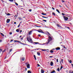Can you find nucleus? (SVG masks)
<instances>
[{"label": "nucleus", "mask_w": 73, "mask_h": 73, "mask_svg": "<svg viewBox=\"0 0 73 73\" xmlns=\"http://www.w3.org/2000/svg\"><path fill=\"white\" fill-rule=\"evenodd\" d=\"M48 42H46V44H49V42H50L52 40V37L50 36H48Z\"/></svg>", "instance_id": "obj_1"}, {"label": "nucleus", "mask_w": 73, "mask_h": 73, "mask_svg": "<svg viewBox=\"0 0 73 73\" xmlns=\"http://www.w3.org/2000/svg\"><path fill=\"white\" fill-rule=\"evenodd\" d=\"M14 42H19L21 44H22V45H24V44L23 43H21L20 41L17 40H14Z\"/></svg>", "instance_id": "obj_2"}, {"label": "nucleus", "mask_w": 73, "mask_h": 73, "mask_svg": "<svg viewBox=\"0 0 73 73\" xmlns=\"http://www.w3.org/2000/svg\"><path fill=\"white\" fill-rule=\"evenodd\" d=\"M37 31L38 32H39V33H42L45 34V33L43 32V31H42V30L41 29L38 30Z\"/></svg>", "instance_id": "obj_3"}, {"label": "nucleus", "mask_w": 73, "mask_h": 73, "mask_svg": "<svg viewBox=\"0 0 73 73\" xmlns=\"http://www.w3.org/2000/svg\"><path fill=\"white\" fill-rule=\"evenodd\" d=\"M64 18L65 21H67V20H68V17H66L64 16Z\"/></svg>", "instance_id": "obj_4"}, {"label": "nucleus", "mask_w": 73, "mask_h": 73, "mask_svg": "<svg viewBox=\"0 0 73 73\" xmlns=\"http://www.w3.org/2000/svg\"><path fill=\"white\" fill-rule=\"evenodd\" d=\"M9 21H10V19H7V23H9Z\"/></svg>", "instance_id": "obj_5"}, {"label": "nucleus", "mask_w": 73, "mask_h": 73, "mask_svg": "<svg viewBox=\"0 0 73 73\" xmlns=\"http://www.w3.org/2000/svg\"><path fill=\"white\" fill-rule=\"evenodd\" d=\"M55 49L57 50H60V48L59 47H57L55 48Z\"/></svg>", "instance_id": "obj_6"}, {"label": "nucleus", "mask_w": 73, "mask_h": 73, "mask_svg": "<svg viewBox=\"0 0 73 73\" xmlns=\"http://www.w3.org/2000/svg\"><path fill=\"white\" fill-rule=\"evenodd\" d=\"M27 68H30V64H28L27 65Z\"/></svg>", "instance_id": "obj_7"}, {"label": "nucleus", "mask_w": 73, "mask_h": 73, "mask_svg": "<svg viewBox=\"0 0 73 73\" xmlns=\"http://www.w3.org/2000/svg\"><path fill=\"white\" fill-rule=\"evenodd\" d=\"M57 26L58 27V28H62V27H61V26L60 25L58 24H57Z\"/></svg>", "instance_id": "obj_8"}, {"label": "nucleus", "mask_w": 73, "mask_h": 73, "mask_svg": "<svg viewBox=\"0 0 73 73\" xmlns=\"http://www.w3.org/2000/svg\"><path fill=\"white\" fill-rule=\"evenodd\" d=\"M41 73H44V70L41 69Z\"/></svg>", "instance_id": "obj_9"}, {"label": "nucleus", "mask_w": 73, "mask_h": 73, "mask_svg": "<svg viewBox=\"0 0 73 73\" xmlns=\"http://www.w3.org/2000/svg\"><path fill=\"white\" fill-rule=\"evenodd\" d=\"M31 38H30L28 37H27V41L29 42V40H31Z\"/></svg>", "instance_id": "obj_10"}, {"label": "nucleus", "mask_w": 73, "mask_h": 73, "mask_svg": "<svg viewBox=\"0 0 73 73\" xmlns=\"http://www.w3.org/2000/svg\"><path fill=\"white\" fill-rule=\"evenodd\" d=\"M51 66H53V63L52 62H51L50 63Z\"/></svg>", "instance_id": "obj_11"}, {"label": "nucleus", "mask_w": 73, "mask_h": 73, "mask_svg": "<svg viewBox=\"0 0 73 73\" xmlns=\"http://www.w3.org/2000/svg\"><path fill=\"white\" fill-rule=\"evenodd\" d=\"M37 54L38 56H40V52H37Z\"/></svg>", "instance_id": "obj_12"}, {"label": "nucleus", "mask_w": 73, "mask_h": 73, "mask_svg": "<svg viewBox=\"0 0 73 73\" xmlns=\"http://www.w3.org/2000/svg\"><path fill=\"white\" fill-rule=\"evenodd\" d=\"M16 31L17 32H20V30H19V29H18L16 30Z\"/></svg>", "instance_id": "obj_13"}, {"label": "nucleus", "mask_w": 73, "mask_h": 73, "mask_svg": "<svg viewBox=\"0 0 73 73\" xmlns=\"http://www.w3.org/2000/svg\"><path fill=\"white\" fill-rule=\"evenodd\" d=\"M32 32V31H30L29 32V35H31Z\"/></svg>", "instance_id": "obj_14"}, {"label": "nucleus", "mask_w": 73, "mask_h": 73, "mask_svg": "<svg viewBox=\"0 0 73 73\" xmlns=\"http://www.w3.org/2000/svg\"><path fill=\"white\" fill-rule=\"evenodd\" d=\"M56 11L57 12H58L59 13H60V11H59L58 10V9H57L56 10Z\"/></svg>", "instance_id": "obj_15"}, {"label": "nucleus", "mask_w": 73, "mask_h": 73, "mask_svg": "<svg viewBox=\"0 0 73 73\" xmlns=\"http://www.w3.org/2000/svg\"><path fill=\"white\" fill-rule=\"evenodd\" d=\"M42 17L43 18H46V19H48V17H44V16H42Z\"/></svg>", "instance_id": "obj_16"}, {"label": "nucleus", "mask_w": 73, "mask_h": 73, "mask_svg": "<svg viewBox=\"0 0 73 73\" xmlns=\"http://www.w3.org/2000/svg\"><path fill=\"white\" fill-rule=\"evenodd\" d=\"M55 72V70H53L51 72V73H54Z\"/></svg>", "instance_id": "obj_17"}, {"label": "nucleus", "mask_w": 73, "mask_h": 73, "mask_svg": "<svg viewBox=\"0 0 73 73\" xmlns=\"http://www.w3.org/2000/svg\"><path fill=\"white\" fill-rule=\"evenodd\" d=\"M22 61H24V60H25V58H22Z\"/></svg>", "instance_id": "obj_18"}, {"label": "nucleus", "mask_w": 73, "mask_h": 73, "mask_svg": "<svg viewBox=\"0 0 73 73\" xmlns=\"http://www.w3.org/2000/svg\"><path fill=\"white\" fill-rule=\"evenodd\" d=\"M42 15H46V14H44L43 13H41Z\"/></svg>", "instance_id": "obj_19"}, {"label": "nucleus", "mask_w": 73, "mask_h": 73, "mask_svg": "<svg viewBox=\"0 0 73 73\" xmlns=\"http://www.w3.org/2000/svg\"><path fill=\"white\" fill-rule=\"evenodd\" d=\"M57 71H58L59 72H60V68H58L57 69Z\"/></svg>", "instance_id": "obj_20"}, {"label": "nucleus", "mask_w": 73, "mask_h": 73, "mask_svg": "<svg viewBox=\"0 0 73 73\" xmlns=\"http://www.w3.org/2000/svg\"><path fill=\"white\" fill-rule=\"evenodd\" d=\"M52 15H54V16H56V15H55V13H54V12H52Z\"/></svg>", "instance_id": "obj_21"}, {"label": "nucleus", "mask_w": 73, "mask_h": 73, "mask_svg": "<svg viewBox=\"0 0 73 73\" xmlns=\"http://www.w3.org/2000/svg\"><path fill=\"white\" fill-rule=\"evenodd\" d=\"M27 72L28 73H32V72H31V71L29 70Z\"/></svg>", "instance_id": "obj_22"}, {"label": "nucleus", "mask_w": 73, "mask_h": 73, "mask_svg": "<svg viewBox=\"0 0 73 73\" xmlns=\"http://www.w3.org/2000/svg\"><path fill=\"white\" fill-rule=\"evenodd\" d=\"M0 33L1 34V35H2V36H3V37L4 36V35L3 34V33Z\"/></svg>", "instance_id": "obj_23"}, {"label": "nucleus", "mask_w": 73, "mask_h": 73, "mask_svg": "<svg viewBox=\"0 0 73 73\" xmlns=\"http://www.w3.org/2000/svg\"><path fill=\"white\" fill-rule=\"evenodd\" d=\"M3 51V50L2 49L0 48V53H1V52Z\"/></svg>", "instance_id": "obj_24"}, {"label": "nucleus", "mask_w": 73, "mask_h": 73, "mask_svg": "<svg viewBox=\"0 0 73 73\" xmlns=\"http://www.w3.org/2000/svg\"><path fill=\"white\" fill-rule=\"evenodd\" d=\"M34 57L35 59V60H36V56L35 55H34Z\"/></svg>", "instance_id": "obj_25"}, {"label": "nucleus", "mask_w": 73, "mask_h": 73, "mask_svg": "<svg viewBox=\"0 0 73 73\" xmlns=\"http://www.w3.org/2000/svg\"><path fill=\"white\" fill-rule=\"evenodd\" d=\"M12 49H11L10 50V51H9V52L10 53V52H12Z\"/></svg>", "instance_id": "obj_26"}, {"label": "nucleus", "mask_w": 73, "mask_h": 73, "mask_svg": "<svg viewBox=\"0 0 73 73\" xmlns=\"http://www.w3.org/2000/svg\"><path fill=\"white\" fill-rule=\"evenodd\" d=\"M46 33H48V35H49L50 36H51V35L50 34V33H49V32H46Z\"/></svg>", "instance_id": "obj_27"}, {"label": "nucleus", "mask_w": 73, "mask_h": 73, "mask_svg": "<svg viewBox=\"0 0 73 73\" xmlns=\"http://www.w3.org/2000/svg\"><path fill=\"white\" fill-rule=\"evenodd\" d=\"M50 52L51 53H53V50H51L50 51Z\"/></svg>", "instance_id": "obj_28"}, {"label": "nucleus", "mask_w": 73, "mask_h": 73, "mask_svg": "<svg viewBox=\"0 0 73 73\" xmlns=\"http://www.w3.org/2000/svg\"><path fill=\"white\" fill-rule=\"evenodd\" d=\"M15 5H16L17 6L19 5V4H18V3H17L16 2H15Z\"/></svg>", "instance_id": "obj_29"}, {"label": "nucleus", "mask_w": 73, "mask_h": 73, "mask_svg": "<svg viewBox=\"0 0 73 73\" xmlns=\"http://www.w3.org/2000/svg\"><path fill=\"white\" fill-rule=\"evenodd\" d=\"M65 0H62V3H64V2H65Z\"/></svg>", "instance_id": "obj_30"}, {"label": "nucleus", "mask_w": 73, "mask_h": 73, "mask_svg": "<svg viewBox=\"0 0 73 73\" xmlns=\"http://www.w3.org/2000/svg\"><path fill=\"white\" fill-rule=\"evenodd\" d=\"M34 43H35V44H39V43L38 42H34Z\"/></svg>", "instance_id": "obj_31"}, {"label": "nucleus", "mask_w": 73, "mask_h": 73, "mask_svg": "<svg viewBox=\"0 0 73 73\" xmlns=\"http://www.w3.org/2000/svg\"><path fill=\"white\" fill-rule=\"evenodd\" d=\"M9 1H11V2H13V0H9Z\"/></svg>", "instance_id": "obj_32"}, {"label": "nucleus", "mask_w": 73, "mask_h": 73, "mask_svg": "<svg viewBox=\"0 0 73 73\" xmlns=\"http://www.w3.org/2000/svg\"><path fill=\"white\" fill-rule=\"evenodd\" d=\"M9 15H11V14L8 13L7 14V16H9Z\"/></svg>", "instance_id": "obj_33"}, {"label": "nucleus", "mask_w": 73, "mask_h": 73, "mask_svg": "<svg viewBox=\"0 0 73 73\" xmlns=\"http://www.w3.org/2000/svg\"><path fill=\"white\" fill-rule=\"evenodd\" d=\"M66 28L68 29H69V30H70V28L69 27H66Z\"/></svg>", "instance_id": "obj_34"}, {"label": "nucleus", "mask_w": 73, "mask_h": 73, "mask_svg": "<svg viewBox=\"0 0 73 73\" xmlns=\"http://www.w3.org/2000/svg\"><path fill=\"white\" fill-rule=\"evenodd\" d=\"M35 27H41L40 26H38L37 25H35Z\"/></svg>", "instance_id": "obj_35"}, {"label": "nucleus", "mask_w": 73, "mask_h": 73, "mask_svg": "<svg viewBox=\"0 0 73 73\" xmlns=\"http://www.w3.org/2000/svg\"><path fill=\"white\" fill-rule=\"evenodd\" d=\"M41 50H42V51H45V50H46V49H41Z\"/></svg>", "instance_id": "obj_36"}, {"label": "nucleus", "mask_w": 73, "mask_h": 73, "mask_svg": "<svg viewBox=\"0 0 73 73\" xmlns=\"http://www.w3.org/2000/svg\"><path fill=\"white\" fill-rule=\"evenodd\" d=\"M69 62H70V63H72V61L71 60H70L69 61Z\"/></svg>", "instance_id": "obj_37"}, {"label": "nucleus", "mask_w": 73, "mask_h": 73, "mask_svg": "<svg viewBox=\"0 0 73 73\" xmlns=\"http://www.w3.org/2000/svg\"><path fill=\"white\" fill-rule=\"evenodd\" d=\"M30 40V41H31V42H33V41H32V39L31 38Z\"/></svg>", "instance_id": "obj_38"}, {"label": "nucleus", "mask_w": 73, "mask_h": 73, "mask_svg": "<svg viewBox=\"0 0 73 73\" xmlns=\"http://www.w3.org/2000/svg\"><path fill=\"white\" fill-rule=\"evenodd\" d=\"M61 61L62 63H63V59H62L61 60Z\"/></svg>", "instance_id": "obj_39"}, {"label": "nucleus", "mask_w": 73, "mask_h": 73, "mask_svg": "<svg viewBox=\"0 0 73 73\" xmlns=\"http://www.w3.org/2000/svg\"><path fill=\"white\" fill-rule=\"evenodd\" d=\"M42 20V21H45V22H46L47 21L46 20Z\"/></svg>", "instance_id": "obj_40"}, {"label": "nucleus", "mask_w": 73, "mask_h": 73, "mask_svg": "<svg viewBox=\"0 0 73 73\" xmlns=\"http://www.w3.org/2000/svg\"><path fill=\"white\" fill-rule=\"evenodd\" d=\"M57 62H58V59H56Z\"/></svg>", "instance_id": "obj_41"}, {"label": "nucleus", "mask_w": 73, "mask_h": 73, "mask_svg": "<svg viewBox=\"0 0 73 73\" xmlns=\"http://www.w3.org/2000/svg\"><path fill=\"white\" fill-rule=\"evenodd\" d=\"M29 12H31V11H32V9H29Z\"/></svg>", "instance_id": "obj_42"}, {"label": "nucleus", "mask_w": 73, "mask_h": 73, "mask_svg": "<svg viewBox=\"0 0 73 73\" xmlns=\"http://www.w3.org/2000/svg\"><path fill=\"white\" fill-rule=\"evenodd\" d=\"M20 24L18 26V28H19L20 27Z\"/></svg>", "instance_id": "obj_43"}, {"label": "nucleus", "mask_w": 73, "mask_h": 73, "mask_svg": "<svg viewBox=\"0 0 73 73\" xmlns=\"http://www.w3.org/2000/svg\"><path fill=\"white\" fill-rule=\"evenodd\" d=\"M62 66H61V67H60V70H61V69H62Z\"/></svg>", "instance_id": "obj_44"}, {"label": "nucleus", "mask_w": 73, "mask_h": 73, "mask_svg": "<svg viewBox=\"0 0 73 73\" xmlns=\"http://www.w3.org/2000/svg\"><path fill=\"white\" fill-rule=\"evenodd\" d=\"M49 57L50 58H52L53 57V56H50Z\"/></svg>", "instance_id": "obj_45"}, {"label": "nucleus", "mask_w": 73, "mask_h": 73, "mask_svg": "<svg viewBox=\"0 0 73 73\" xmlns=\"http://www.w3.org/2000/svg\"><path fill=\"white\" fill-rule=\"evenodd\" d=\"M9 33L10 35H12V32H10Z\"/></svg>", "instance_id": "obj_46"}, {"label": "nucleus", "mask_w": 73, "mask_h": 73, "mask_svg": "<svg viewBox=\"0 0 73 73\" xmlns=\"http://www.w3.org/2000/svg\"><path fill=\"white\" fill-rule=\"evenodd\" d=\"M38 66V67L39 66H40V65H39L38 64H37Z\"/></svg>", "instance_id": "obj_47"}, {"label": "nucleus", "mask_w": 73, "mask_h": 73, "mask_svg": "<svg viewBox=\"0 0 73 73\" xmlns=\"http://www.w3.org/2000/svg\"><path fill=\"white\" fill-rule=\"evenodd\" d=\"M62 15H65V14L64 13H62Z\"/></svg>", "instance_id": "obj_48"}, {"label": "nucleus", "mask_w": 73, "mask_h": 73, "mask_svg": "<svg viewBox=\"0 0 73 73\" xmlns=\"http://www.w3.org/2000/svg\"><path fill=\"white\" fill-rule=\"evenodd\" d=\"M28 64V62H27L26 63V65H27Z\"/></svg>", "instance_id": "obj_49"}, {"label": "nucleus", "mask_w": 73, "mask_h": 73, "mask_svg": "<svg viewBox=\"0 0 73 73\" xmlns=\"http://www.w3.org/2000/svg\"><path fill=\"white\" fill-rule=\"evenodd\" d=\"M52 8L53 10H54V8H53V7H52Z\"/></svg>", "instance_id": "obj_50"}, {"label": "nucleus", "mask_w": 73, "mask_h": 73, "mask_svg": "<svg viewBox=\"0 0 73 73\" xmlns=\"http://www.w3.org/2000/svg\"><path fill=\"white\" fill-rule=\"evenodd\" d=\"M14 24L15 25L16 24V22H14Z\"/></svg>", "instance_id": "obj_51"}, {"label": "nucleus", "mask_w": 73, "mask_h": 73, "mask_svg": "<svg viewBox=\"0 0 73 73\" xmlns=\"http://www.w3.org/2000/svg\"><path fill=\"white\" fill-rule=\"evenodd\" d=\"M63 47H64V49H66V47H65L64 46H63Z\"/></svg>", "instance_id": "obj_52"}, {"label": "nucleus", "mask_w": 73, "mask_h": 73, "mask_svg": "<svg viewBox=\"0 0 73 73\" xmlns=\"http://www.w3.org/2000/svg\"><path fill=\"white\" fill-rule=\"evenodd\" d=\"M2 42V40H0V42Z\"/></svg>", "instance_id": "obj_53"}, {"label": "nucleus", "mask_w": 73, "mask_h": 73, "mask_svg": "<svg viewBox=\"0 0 73 73\" xmlns=\"http://www.w3.org/2000/svg\"><path fill=\"white\" fill-rule=\"evenodd\" d=\"M38 36H39V37H40V36H41V35H38Z\"/></svg>", "instance_id": "obj_54"}, {"label": "nucleus", "mask_w": 73, "mask_h": 73, "mask_svg": "<svg viewBox=\"0 0 73 73\" xmlns=\"http://www.w3.org/2000/svg\"><path fill=\"white\" fill-rule=\"evenodd\" d=\"M47 50H48L47 51V52H49V50L48 49H47Z\"/></svg>", "instance_id": "obj_55"}, {"label": "nucleus", "mask_w": 73, "mask_h": 73, "mask_svg": "<svg viewBox=\"0 0 73 73\" xmlns=\"http://www.w3.org/2000/svg\"><path fill=\"white\" fill-rule=\"evenodd\" d=\"M69 24H70V25H72V23H69Z\"/></svg>", "instance_id": "obj_56"}, {"label": "nucleus", "mask_w": 73, "mask_h": 73, "mask_svg": "<svg viewBox=\"0 0 73 73\" xmlns=\"http://www.w3.org/2000/svg\"><path fill=\"white\" fill-rule=\"evenodd\" d=\"M69 73H72V72H71V71L69 72Z\"/></svg>", "instance_id": "obj_57"}, {"label": "nucleus", "mask_w": 73, "mask_h": 73, "mask_svg": "<svg viewBox=\"0 0 73 73\" xmlns=\"http://www.w3.org/2000/svg\"><path fill=\"white\" fill-rule=\"evenodd\" d=\"M13 41V40H11L10 41V42H12V41Z\"/></svg>", "instance_id": "obj_58"}, {"label": "nucleus", "mask_w": 73, "mask_h": 73, "mask_svg": "<svg viewBox=\"0 0 73 73\" xmlns=\"http://www.w3.org/2000/svg\"><path fill=\"white\" fill-rule=\"evenodd\" d=\"M21 32H22V30H20V33H21Z\"/></svg>", "instance_id": "obj_59"}, {"label": "nucleus", "mask_w": 73, "mask_h": 73, "mask_svg": "<svg viewBox=\"0 0 73 73\" xmlns=\"http://www.w3.org/2000/svg\"><path fill=\"white\" fill-rule=\"evenodd\" d=\"M21 39V40H23V37H22Z\"/></svg>", "instance_id": "obj_60"}, {"label": "nucleus", "mask_w": 73, "mask_h": 73, "mask_svg": "<svg viewBox=\"0 0 73 73\" xmlns=\"http://www.w3.org/2000/svg\"><path fill=\"white\" fill-rule=\"evenodd\" d=\"M25 70L27 71V68H25Z\"/></svg>", "instance_id": "obj_61"}, {"label": "nucleus", "mask_w": 73, "mask_h": 73, "mask_svg": "<svg viewBox=\"0 0 73 73\" xmlns=\"http://www.w3.org/2000/svg\"><path fill=\"white\" fill-rule=\"evenodd\" d=\"M21 23H22V22H21L19 23V24L20 25V24H21Z\"/></svg>", "instance_id": "obj_62"}, {"label": "nucleus", "mask_w": 73, "mask_h": 73, "mask_svg": "<svg viewBox=\"0 0 73 73\" xmlns=\"http://www.w3.org/2000/svg\"><path fill=\"white\" fill-rule=\"evenodd\" d=\"M39 45H42V44H39Z\"/></svg>", "instance_id": "obj_63"}, {"label": "nucleus", "mask_w": 73, "mask_h": 73, "mask_svg": "<svg viewBox=\"0 0 73 73\" xmlns=\"http://www.w3.org/2000/svg\"><path fill=\"white\" fill-rule=\"evenodd\" d=\"M19 20H20V19H21L20 18H19Z\"/></svg>", "instance_id": "obj_64"}]
</instances>
